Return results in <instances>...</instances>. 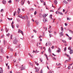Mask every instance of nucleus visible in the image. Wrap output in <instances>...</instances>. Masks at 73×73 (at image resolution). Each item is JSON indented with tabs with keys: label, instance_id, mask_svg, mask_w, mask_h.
Instances as JSON below:
<instances>
[{
	"label": "nucleus",
	"instance_id": "43",
	"mask_svg": "<svg viewBox=\"0 0 73 73\" xmlns=\"http://www.w3.org/2000/svg\"><path fill=\"white\" fill-rule=\"evenodd\" d=\"M17 21L18 22H19L20 21V20L19 19H17Z\"/></svg>",
	"mask_w": 73,
	"mask_h": 73
},
{
	"label": "nucleus",
	"instance_id": "49",
	"mask_svg": "<svg viewBox=\"0 0 73 73\" xmlns=\"http://www.w3.org/2000/svg\"><path fill=\"white\" fill-rule=\"evenodd\" d=\"M34 32L35 33H36V32H37V31H36V30H34Z\"/></svg>",
	"mask_w": 73,
	"mask_h": 73
},
{
	"label": "nucleus",
	"instance_id": "46",
	"mask_svg": "<svg viewBox=\"0 0 73 73\" xmlns=\"http://www.w3.org/2000/svg\"><path fill=\"white\" fill-rule=\"evenodd\" d=\"M42 70H41L40 72V73H43V72H42Z\"/></svg>",
	"mask_w": 73,
	"mask_h": 73
},
{
	"label": "nucleus",
	"instance_id": "25",
	"mask_svg": "<svg viewBox=\"0 0 73 73\" xmlns=\"http://www.w3.org/2000/svg\"><path fill=\"white\" fill-rule=\"evenodd\" d=\"M36 13H37V11H35V12H34V15H36Z\"/></svg>",
	"mask_w": 73,
	"mask_h": 73
},
{
	"label": "nucleus",
	"instance_id": "3",
	"mask_svg": "<svg viewBox=\"0 0 73 73\" xmlns=\"http://www.w3.org/2000/svg\"><path fill=\"white\" fill-rule=\"evenodd\" d=\"M43 21L44 23H46V21H48V20H47V19L46 18H44L43 19Z\"/></svg>",
	"mask_w": 73,
	"mask_h": 73
},
{
	"label": "nucleus",
	"instance_id": "10",
	"mask_svg": "<svg viewBox=\"0 0 73 73\" xmlns=\"http://www.w3.org/2000/svg\"><path fill=\"white\" fill-rule=\"evenodd\" d=\"M47 44L48 45H52V43L49 41L48 42Z\"/></svg>",
	"mask_w": 73,
	"mask_h": 73
},
{
	"label": "nucleus",
	"instance_id": "59",
	"mask_svg": "<svg viewBox=\"0 0 73 73\" xmlns=\"http://www.w3.org/2000/svg\"><path fill=\"white\" fill-rule=\"evenodd\" d=\"M52 55H53L54 56H56V55H54V54L53 53L52 54Z\"/></svg>",
	"mask_w": 73,
	"mask_h": 73
},
{
	"label": "nucleus",
	"instance_id": "22",
	"mask_svg": "<svg viewBox=\"0 0 73 73\" xmlns=\"http://www.w3.org/2000/svg\"><path fill=\"white\" fill-rule=\"evenodd\" d=\"M20 32L21 33H22L23 35H24V33H23V31H21V30L20 31Z\"/></svg>",
	"mask_w": 73,
	"mask_h": 73
},
{
	"label": "nucleus",
	"instance_id": "57",
	"mask_svg": "<svg viewBox=\"0 0 73 73\" xmlns=\"http://www.w3.org/2000/svg\"><path fill=\"white\" fill-rule=\"evenodd\" d=\"M13 24H14V23L13 22V21L12 23H11V25H13Z\"/></svg>",
	"mask_w": 73,
	"mask_h": 73
},
{
	"label": "nucleus",
	"instance_id": "45",
	"mask_svg": "<svg viewBox=\"0 0 73 73\" xmlns=\"http://www.w3.org/2000/svg\"><path fill=\"white\" fill-rule=\"evenodd\" d=\"M13 49L12 48H10V51L11 52H12L13 51Z\"/></svg>",
	"mask_w": 73,
	"mask_h": 73
},
{
	"label": "nucleus",
	"instance_id": "32",
	"mask_svg": "<svg viewBox=\"0 0 73 73\" xmlns=\"http://www.w3.org/2000/svg\"><path fill=\"white\" fill-rule=\"evenodd\" d=\"M26 18L28 20V16L27 15H26L25 16Z\"/></svg>",
	"mask_w": 73,
	"mask_h": 73
},
{
	"label": "nucleus",
	"instance_id": "64",
	"mask_svg": "<svg viewBox=\"0 0 73 73\" xmlns=\"http://www.w3.org/2000/svg\"><path fill=\"white\" fill-rule=\"evenodd\" d=\"M48 73H52V72L51 71H49L48 72Z\"/></svg>",
	"mask_w": 73,
	"mask_h": 73
},
{
	"label": "nucleus",
	"instance_id": "17",
	"mask_svg": "<svg viewBox=\"0 0 73 73\" xmlns=\"http://www.w3.org/2000/svg\"><path fill=\"white\" fill-rule=\"evenodd\" d=\"M58 50H57V52H60V50H61V49H60V48H58Z\"/></svg>",
	"mask_w": 73,
	"mask_h": 73
},
{
	"label": "nucleus",
	"instance_id": "52",
	"mask_svg": "<svg viewBox=\"0 0 73 73\" xmlns=\"http://www.w3.org/2000/svg\"><path fill=\"white\" fill-rule=\"evenodd\" d=\"M64 50H65V51H66V47L64 49Z\"/></svg>",
	"mask_w": 73,
	"mask_h": 73
},
{
	"label": "nucleus",
	"instance_id": "35",
	"mask_svg": "<svg viewBox=\"0 0 73 73\" xmlns=\"http://www.w3.org/2000/svg\"><path fill=\"white\" fill-rule=\"evenodd\" d=\"M49 36L50 37H52V35L51 34H50Z\"/></svg>",
	"mask_w": 73,
	"mask_h": 73
},
{
	"label": "nucleus",
	"instance_id": "54",
	"mask_svg": "<svg viewBox=\"0 0 73 73\" xmlns=\"http://www.w3.org/2000/svg\"><path fill=\"white\" fill-rule=\"evenodd\" d=\"M36 23L37 25H38L39 24V22H38Z\"/></svg>",
	"mask_w": 73,
	"mask_h": 73
},
{
	"label": "nucleus",
	"instance_id": "41",
	"mask_svg": "<svg viewBox=\"0 0 73 73\" xmlns=\"http://www.w3.org/2000/svg\"><path fill=\"white\" fill-rule=\"evenodd\" d=\"M68 49L70 50H71V48L70 47H68Z\"/></svg>",
	"mask_w": 73,
	"mask_h": 73
},
{
	"label": "nucleus",
	"instance_id": "1",
	"mask_svg": "<svg viewBox=\"0 0 73 73\" xmlns=\"http://www.w3.org/2000/svg\"><path fill=\"white\" fill-rule=\"evenodd\" d=\"M17 42H18V40L16 38L14 39L13 41V43L14 44H16L17 43Z\"/></svg>",
	"mask_w": 73,
	"mask_h": 73
},
{
	"label": "nucleus",
	"instance_id": "60",
	"mask_svg": "<svg viewBox=\"0 0 73 73\" xmlns=\"http://www.w3.org/2000/svg\"><path fill=\"white\" fill-rule=\"evenodd\" d=\"M65 26H68V24L66 23H65Z\"/></svg>",
	"mask_w": 73,
	"mask_h": 73
},
{
	"label": "nucleus",
	"instance_id": "12",
	"mask_svg": "<svg viewBox=\"0 0 73 73\" xmlns=\"http://www.w3.org/2000/svg\"><path fill=\"white\" fill-rule=\"evenodd\" d=\"M25 69V66H24L23 67H22V68L21 69V70H24Z\"/></svg>",
	"mask_w": 73,
	"mask_h": 73
},
{
	"label": "nucleus",
	"instance_id": "40",
	"mask_svg": "<svg viewBox=\"0 0 73 73\" xmlns=\"http://www.w3.org/2000/svg\"><path fill=\"white\" fill-rule=\"evenodd\" d=\"M29 64L31 65V66H33V64L32 63H31V62H29Z\"/></svg>",
	"mask_w": 73,
	"mask_h": 73
},
{
	"label": "nucleus",
	"instance_id": "7",
	"mask_svg": "<svg viewBox=\"0 0 73 73\" xmlns=\"http://www.w3.org/2000/svg\"><path fill=\"white\" fill-rule=\"evenodd\" d=\"M57 1L56 0H55L54 1V4H55V5H56L57 4Z\"/></svg>",
	"mask_w": 73,
	"mask_h": 73
},
{
	"label": "nucleus",
	"instance_id": "23",
	"mask_svg": "<svg viewBox=\"0 0 73 73\" xmlns=\"http://www.w3.org/2000/svg\"><path fill=\"white\" fill-rule=\"evenodd\" d=\"M58 13L60 14V15H63V14L61 13V12L60 13L59 12H58Z\"/></svg>",
	"mask_w": 73,
	"mask_h": 73
},
{
	"label": "nucleus",
	"instance_id": "27",
	"mask_svg": "<svg viewBox=\"0 0 73 73\" xmlns=\"http://www.w3.org/2000/svg\"><path fill=\"white\" fill-rule=\"evenodd\" d=\"M3 42L4 45H5V43H6V42H5V40H3Z\"/></svg>",
	"mask_w": 73,
	"mask_h": 73
},
{
	"label": "nucleus",
	"instance_id": "31",
	"mask_svg": "<svg viewBox=\"0 0 73 73\" xmlns=\"http://www.w3.org/2000/svg\"><path fill=\"white\" fill-rule=\"evenodd\" d=\"M67 20H70V19H71L70 18V19L69 18H68V17H67Z\"/></svg>",
	"mask_w": 73,
	"mask_h": 73
},
{
	"label": "nucleus",
	"instance_id": "55",
	"mask_svg": "<svg viewBox=\"0 0 73 73\" xmlns=\"http://www.w3.org/2000/svg\"><path fill=\"white\" fill-rule=\"evenodd\" d=\"M44 51H42V52H41V54H43V53H44Z\"/></svg>",
	"mask_w": 73,
	"mask_h": 73
},
{
	"label": "nucleus",
	"instance_id": "47",
	"mask_svg": "<svg viewBox=\"0 0 73 73\" xmlns=\"http://www.w3.org/2000/svg\"><path fill=\"white\" fill-rule=\"evenodd\" d=\"M14 25H12V28H13H13H14Z\"/></svg>",
	"mask_w": 73,
	"mask_h": 73
},
{
	"label": "nucleus",
	"instance_id": "39",
	"mask_svg": "<svg viewBox=\"0 0 73 73\" xmlns=\"http://www.w3.org/2000/svg\"><path fill=\"white\" fill-rule=\"evenodd\" d=\"M13 62H15H15H16V60H13Z\"/></svg>",
	"mask_w": 73,
	"mask_h": 73
},
{
	"label": "nucleus",
	"instance_id": "51",
	"mask_svg": "<svg viewBox=\"0 0 73 73\" xmlns=\"http://www.w3.org/2000/svg\"><path fill=\"white\" fill-rule=\"evenodd\" d=\"M10 38L11 39H12V35L10 36Z\"/></svg>",
	"mask_w": 73,
	"mask_h": 73
},
{
	"label": "nucleus",
	"instance_id": "29",
	"mask_svg": "<svg viewBox=\"0 0 73 73\" xmlns=\"http://www.w3.org/2000/svg\"><path fill=\"white\" fill-rule=\"evenodd\" d=\"M39 59H40V62H42V61H43L42 59H41V58H39Z\"/></svg>",
	"mask_w": 73,
	"mask_h": 73
},
{
	"label": "nucleus",
	"instance_id": "26",
	"mask_svg": "<svg viewBox=\"0 0 73 73\" xmlns=\"http://www.w3.org/2000/svg\"><path fill=\"white\" fill-rule=\"evenodd\" d=\"M17 13V12L16 11H15L13 13V16H15V14L16 13Z\"/></svg>",
	"mask_w": 73,
	"mask_h": 73
},
{
	"label": "nucleus",
	"instance_id": "21",
	"mask_svg": "<svg viewBox=\"0 0 73 73\" xmlns=\"http://www.w3.org/2000/svg\"><path fill=\"white\" fill-rule=\"evenodd\" d=\"M69 32H70L71 33H72V34H73V31H72V30H69Z\"/></svg>",
	"mask_w": 73,
	"mask_h": 73
},
{
	"label": "nucleus",
	"instance_id": "38",
	"mask_svg": "<svg viewBox=\"0 0 73 73\" xmlns=\"http://www.w3.org/2000/svg\"><path fill=\"white\" fill-rule=\"evenodd\" d=\"M28 55H29V56H30V57H32V55L30 54V53H29L28 54Z\"/></svg>",
	"mask_w": 73,
	"mask_h": 73
},
{
	"label": "nucleus",
	"instance_id": "4",
	"mask_svg": "<svg viewBox=\"0 0 73 73\" xmlns=\"http://www.w3.org/2000/svg\"><path fill=\"white\" fill-rule=\"evenodd\" d=\"M27 24L28 27H29V26H30V21H27Z\"/></svg>",
	"mask_w": 73,
	"mask_h": 73
},
{
	"label": "nucleus",
	"instance_id": "28",
	"mask_svg": "<svg viewBox=\"0 0 73 73\" xmlns=\"http://www.w3.org/2000/svg\"><path fill=\"white\" fill-rule=\"evenodd\" d=\"M64 43H66V42L65 40H62Z\"/></svg>",
	"mask_w": 73,
	"mask_h": 73
},
{
	"label": "nucleus",
	"instance_id": "19",
	"mask_svg": "<svg viewBox=\"0 0 73 73\" xmlns=\"http://www.w3.org/2000/svg\"><path fill=\"white\" fill-rule=\"evenodd\" d=\"M29 11H34V9L33 8H31L29 9Z\"/></svg>",
	"mask_w": 73,
	"mask_h": 73
},
{
	"label": "nucleus",
	"instance_id": "14",
	"mask_svg": "<svg viewBox=\"0 0 73 73\" xmlns=\"http://www.w3.org/2000/svg\"><path fill=\"white\" fill-rule=\"evenodd\" d=\"M57 66H61V64L60 63H59L58 64V63H56Z\"/></svg>",
	"mask_w": 73,
	"mask_h": 73
},
{
	"label": "nucleus",
	"instance_id": "5",
	"mask_svg": "<svg viewBox=\"0 0 73 73\" xmlns=\"http://www.w3.org/2000/svg\"><path fill=\"white\" fill-rule=\"evenodd\" d=\"M3 73V70L1 68H0V73Z\"/></svg>",
	"mask_w": 73,
	"mask_h": 73
},
{
	"label": "nucleus",
	"instance_id": "62",
	"mask_svg": "<svg viewBox=\"0 0 73 73\" xmlns=\"http://www.w3.org/2000/svg\"><path fill=\"white\" fill-rule=\"evenodd\" d=\"M3 11H4V10H3V9H2L1 10V12H3Z\"/></svg>",
	"mask_w": 73,
	"mask_h": 73
},
{
	"label": "nucleus",
	"instance_id": "9",
	"mask_svg": "<svg viewBox=\"0 0 73 73\" xmlns=\"http://www.w3.org/2000/svg\"><path fill=\"white\" fill-rule=\"evenodd\" d=\"M69 53L70 54H72V53H73V50H70V51H69Z\"/></svg>",
	"mask_w": 73,
	"mask_h": 73
},
{
	"label": "nucleus",
	"instance_id": "6",
	"mask_svg": "<svg viewBox=\"0 0 73 73\" xmlns=\"http://www.w3.org/2000/svg\"><path fill=\"white\" fill-rule=\"evenodd\" d=\"M62 36H63V32L62 31L60 33V36L61 37Z\"/></svg>",
	"mask_w": 73,
	"mask_h": 73
},
{
	"label": "nucleus",
	"instance_id": "24",
	"mask_svg": "<svg viewBox=\"0 0 73 73\" xmlns=\"http://www.w3.org/2000/svg\"><path fill=\"white\" fill-rule=\"evenodd\" d=\"M7 19H8L9 20H12V18H7Z\"/></svg>",
	"mask_w": 73,
	"mask_h": 73
},
{
	"label": "nucleus",
	"instance_id": "30",
	"mask_svg": "<svg viewBox=\"0 0 73 73\" xmlns=\"http://www.w3.org/2000/svg\"><path fill=\"white\" fill-rule=\"evenodd\" d=\"M19 17H20V18H21V17H22V15H19Z\"/></svg>",
	"mask_w": 73,
	"mask_h": 73
},
{
	"label": "nucleus",
	"instance_id": "16",
	"mask_svg": "<svg viewBox=\"0 0 73 73\" xmlns=\"http://www.w3.org/2000/svg\"><path fill=\"white\" fill-rule=\"evenodd\" d=\"M22 1L21 2V5H23V4H24V2H25V0L24 1L22 2Z\"/></svg>",
	"mask_w": 73,
	"mask_h": 73
},
{
	"label": "nucleus",
	"instance_id": "15",
	"mask_svg": "<svg viewBox=\"0 0 73 73\" xmlns=\"http://www.w3.org/2000/svg\"><path fill=\"white\" fill-rule=\"evenodd\" d=\"M40 68L39 67L38 68H37L36 69V72H38V71L40 69Z\"/></svg>",
	"mask_w": 73,
	"mask_h": 73
},
{
	"label": "nucleus",
	"instance_id": "58",
	"mask_svg": "<svg viewBox=\"0 0 73 73\" xmlns=\"http://www.w3.org/2000/svg\"><path fill=\"white\" fill-rule=\"evenodd\" d=\"M6 32H8V29H6Z\"/></svg>",
	"mask_w": 73,
	"mask_h": 73
},
{
	"label": "nucleus",
	"instance_id": "18",
	"mask_svg": "<svg viewBox=\"0 0 73 73\" xmlns=\"http://www.w3.org/2000/svg\"><path fill=\"white\" fill-rule=\"evenodd\" d=\"M63 2L65 3V4H68V2H67L66 1L64 0Z\"/></svg>",
	"mask_w": 73,
	"mask_h": 73
},
{
	"label": "nucleus",
	"instance_id": "11",
	"mask_svg": "<svg viewBox=\"0 0 73 73\" xmlns=\"http://www.w3.org/2000/svg\"><path fill=\"white\" fill-rule=\"evenodd\" d=\"M3 3L4 4H6V1L5 0H3Z\"/></svg>",
	"mask_w": 73,
	"mask_h": 73
},
{
	"label": "nucleus",
	"instance_id": "63",
	"mask_svg": "<svg viewBox=\"0 0 73 73\" xmlns=\"http://www.w3.org/2000/svg\"><path fill=\"white\" fill-rule=\"evenodd\" d=\"M48 31L49 32V33H52V31Z\"/></svg>",
	"mask_w": 73,
	"mask_h": 73
},
{
	"label": "nucleus",
	"instance_id": "8",
	"mask_svg": "<svg viewBox=\"0 0 73 73\" xmlns=\"http://www.w3.org/2000/svg\"><path fill=\"white\" fill-rule=\"evenodd\" d=\"M46 15L45 14H44L42 15V17L43 18H45V17H46Z\"/></svg>",
	"mask_w": 73,
	"mask_h": 73
},
{
	"label": "nucleus",
	"instance_id": "13",
	"mask_svg": "<svg viewBox=\"0 0 73 73\" xmlns=\"http://www.w3.org/2000/svg\"><path fill=\"white\" fill-rule=\"evenodd\" d=\"M48 53H51V50H50V48H48Z\"/></svg>",
	"mask_w": 73,
	"mask_h": 73
},
{
	"label": "nucleus",
	"instance_id": "37",
	"mask_svg": "<svg viewBox=\"0 0 73 73\" xmlns=\"http://www.w3.org/2000/svg\"><path fill=\"white\" fill-rule=\"evenodd\" d=\"M9 3H11L12 1L11 0H10L8 1Z\"/></svg>",
	"mask_w": 73,
	"mask_h": 73
},
{
	"label": "nucleus",
	"instance_id": "50",
	"mask_svg": "<svg viewBox=\"0 0 73 73\" xmlns=\"http://www.w3.org/2000/svg\"><path fill=\"white\" fill-rule=\"evenodd\" d=\"M68 68L69 69H70V66H68Z\"/></svg>",
	"mask_w": 73,
	"mask_h": 73
},
{
	"label": "nucleus",
	"instance_id": "56",
	"mask_svg": "<svg viewBox=\"0 0 73 73\" xmlns=\"http://www.w3.org/2000/svg\"><path fill=\"white\" fill-rule=\"evenodd\" d=\"M68 38L69 40H70L72 39V37H69Z\"/></svg>",
	"mask_w": 73,
	"mask_h": 73
},
{
	"label": "nucleus",
	"instance_id": "36",
	"mask_svg": "<svg viewBox=\"0 0 73 73\" xmlns=\"http://www.w3.org/2000/svg\"><path fill=\"white\" fill-rule=\"evenodd\" d=\"M17 27L18 28L19 27V24H17Z\"/></svg>",
	"mask_w": 73,
	"mask_h": 73
},
{
	"label": "nucleus",
	"instance_id": "48",
	"mask_svg": "<svg viewBox=\"0 0 73 73\" xmlns=\"http://www.w3.org/2000/svg\"><path fill=\"white\" fill-rule=\"evenodd\" d=\"M6 36H9V33H8V34H7Z\"/></svg>",
	"mask_w": 73,
	"mask_h": 73
},
{
	"label": "nucleus",
	"instance_id": "42",
	"mask_svg": "<svg viewBox=\"0 0 73 73\" xmlns=\"http://www.w3.org/2000/svg\"><path fill=\"white\" fill-rule=\"evenodd\" d=\"M45 56H46V58H47V60H48V57H47V55H46V54H45Z\"/></svg>",
	"mask_w": 73,
	"mask_h": 73
},
{
	"label": "nucleus",
	"instance_id": "61",
	"mask_svg": "<svg viewBox=\"0 0 73 73\" xmlns=\"http://www.w3.org/2000/svg\"><path fill=\"white\" fill-rule=\"evenodd\" d=\"M4 37V35H2L1 37V38H3Z\"/></svg>",
	"mask_w": 73,
	"mask_h": 73
},
{
	"label": "nucleus",
	"instance_id": "33",
	"mask_svg": "<svg viewBox=\"0 0 73 73\" xmlns=\"http://www.w3.org/2000/svg\"><path fill=\"white\" fill-rule=\"evenodd\" d=\"M65 55H66V56H68V57L69 58L70 57V56H69V55H68L66 54H65Z\"/></svg>",
	"mask_w": 73,
	"mask_h": 73
},
{
	"label": "nucleus",
	"instance_id": "34",
	"mask_svg": "<svg viewBox=\"0 0 73 73\" xmlns=\"http://www.w3.org/2000/svg\"><path fill=\"white\" fill-rule=\"evenodd\" d=\"M52 15L51 14L49 16L50 18V19H52Z\"/></svg>",
	"mask_w": 73,
	"mask_h": 73
},
{
	"label": "nucleus",
	"instance_id": "53",
	"mask_svg": "<svg viewBox=\"0 0 73 73\" xmlns=\"http://www.w3.org/2000/svg\"><path fill=\"white\" fill-rule=\"evenodd\" d=\"M54 33L55 35H56L57 34V33H56V32H54Z\"/></svg>",
	"mask_w": 73,
	"mask_h": 73
},
{
	"label": "nucleus",
	"instance_id": "20",
	"mask_svg": "<svg viewBox=\"0 0 73 73\" xmlns=\"http://www.w3.org/2000/svg\"><path fill=\"white\" fill-rule=\"evenodd\" d=\"M61 31H62V32H63V31H64V29L63 28V27H61Z\"/></svg>",
	"mask_w": 73,
	"mask_h": 73
},
{
	"label": "nucleus",
	"instance_id": "44",
	"mask_svg": "<svg viewBox=\"0 0 73 73\" xmlns=\"http://www.w3.org/2000/svg\"><path fill=\"white\" fill-rule=\"evenodd\" d=\"M73 65V63H72L71 64H68L69 66H72Z\"/></svg>",
	"mask_w": 73,
	"mask_h": 73
},
{
	"label": "nucleus",
	"instance_id": "2",
	"mask_svg": "<svg viewBox=\"0 0 73 73\" xmlns=\"http://www.w3.org/2000/svg\"><path fill=\"white\" fill-rule=\"evenodd\" d=\"M0 51L1 53L2 54L4 53V51L3 50V48H1V49Z\"/></svg>",
	"mask_w": 73,
	"mask_h": 73
}]
</instances>
